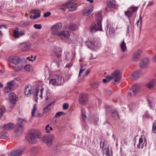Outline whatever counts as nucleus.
<instances>
[{
    "instance_id": "obj_10",
    "label": "nucleus",
    "mask_w": 156,
    "mask_h": 156,
    "mask_svg": "<svg viewBox=\"0 0 156 156\" xmlns=\"http://www.w3.org/2000/svg\"><path fill=\"white\" fill-rule=\"evenodd\" d=\"M26 123V121L20 118L18 120L17 128L15 130L16 133H21L23 131L22 126L23 125Z\"/></svg>"
},
{
    "instance_id": "obj_63",
    "label": "nucleus",
    "mask_w": 156,
    "mask_h": 156,
    "mask_svg": "<svg viewBox=\"0 0 156 156\" xmlns=\"http://www.w3.org/2000/svg\"><path fill=\"white\" fill-rule=\"evenodd\" d=\"M85 70L84 69H83V67H82V68L80 69L79 76H80L81 74Z\"/></svg>"
},
{
    "instance_id": "obj_25",
    "label": "nucleus",
    "mask_w": 156,
    "mask_h": 156,
    "mask_svg": "<svg viewBox=\"0 0 156 156\" xmlns=\"http://www.w3.org/2000/svg\"><path fill=\"white\" fill-rule=\"evenodd\" d=\"M20 48L23 51H26L29 49V45L27 43H23L21 44Z\"/></svg>"
},
{
    "instance_id": "obj_31",
    "label": "nucleus",
    "mask_w": 156,
    "mask_h": 156,
    "mask_svg": "<svg viewBox=\"0 0 156 156\" xmlns=\"http://www.w3.org/2000/svg\"><path fill=\"white\" fill-rule=\"evenodd\" d=\"M120 48L123 52H125L126 50V47L124 40H123L121 44Z\"/></svg>"
},
{
    "instance_id": "obj_28",
    "label": "nucleus",
    "mask_w": 156,
    "mask_h": 156,
    "mask_svg": "<svg viewBox=\"0 0 156 156\" xmlns=\"http://www.w3.org/2000/svg\"><path fill=\"white\" fill-rule=\"evenodd\" d=\"M102 142H100V147L101 148L102 152L104 151V150L107 149L108 148V146L107 145L106 142L105 141H104L102 143V145L101 144Z\"/></svg>"
},
{
    "instance_id": "obj_61",
    "label": "nucleus",
    "mask_w": 156,
    "mask_h": 156,
    "mask_svg": "<svg viewBox=\"0 0 156 156\" xmlns=\"http://www.w3.org/2000/svg\"><path fill=\"white\" fill-rule=\"evenodd\" d=\"M72 64H73L72 62V61H71L69 64L66 65L65 66V67L69 68L72 66Z\"/></svg>"
},
{
    "instance_id": "obj_46",
    "label": "nucleus",
    "mask_w": 156,
    "mask_h": 156,
    "mask_svg": "<svg viewBox=\"0 0 156 156\" xmlns=\"http://www.w3.org/2000/svg\"><path fill=\"white\" fill-rule=\"evenodd\" d=\"M55 101H53L50 104H48L46 107L48 108H49V110H50L51 108V106L52 105H53L55 103Z\"/></svg>"
},
{
    "instance_id": "obj_37",
    "label": "nucleus",
    "mask_w": 156,
    "mask_h": 156,
    "mask_svg": "<svg viewBox=\"0 0 156 156\" xmlns=\"http://www.w3.org/2000/svg\"><path fill=\"white\" fill-rule=\"evenodd\" d=\"M93 9L91 8L90 9H88L86 11H84L83 13V14L84 16H87L88 15L93 11Z\"/></svg>"
},
{
    "instance_id": "obj_36",
    "label": "nucleus",
    "mask_w": 156,
    "mask_h": 156,
    "mask_svg": "<svg viewBox=\"0 0 156 156\" xmlns=\"http://www.w3.org/2000/svg\"><path fill=\"white\" fill-rule=\"evenodd\" d=\"M40 11L34 9H32L31 10L30 12V13L33 14H35L34 15H36L37 16V15L39 14L40 16Z\"/></svg>"
},
{
    "instance_id": "obj_34",
    "label": "nucleus",
    "mask_w": 156,
    "mask_h": 156,
    "mask_svg": "<svg viewBox=\"0 0 156 156\" xmlns=\"http://www.w3.org/2000/svg\"><path fill=\"white\" fill-rule=\"evenodd\" d=\"M69 29L73 30H76L77 29V26L76 24H70L69 27Z\"/></svg>"
},
{
    "instance_id": "obj_1",
    "label": "nucleus",
    "mask_w": 156,
    "mask_h": 156,
    "mask_svg": "<svg viewBox=\"0 0 156 156\" xmlns=\"http://www.w3.org/2000/svg\"><path fill=\"white\" fill-rule=\"evenodd\" d=\"M8 61L15 65V66H12L13 69L15 72L19 71L22 69L26 62L24 58H20L18 57L14 56L9 57Z\"/></svg>"
},
{
    "instance_id": "obj_30",
    "label": "nucleus",
    "mask_w": 156,
    "mask_h": 156,
    "mask_svg": "<svg viewBox=\"0 0 156 156\" xmlns=\"http://www.w3.org/2000/svg\"><path fill=\"white\" fill-rule=\"evenodd\" d=\"M107 4L108 8H111L114 7L115 5L114 0H111L109 2H107Z\"/></svg>"
},
{
    "instance_id": "obj_2",
    "label": "nucleus",
    "mask_w": 156,
    "mask_h": 156,
    "mask_svg": "<svg viewBox=\"0 0 156 156\" xmlns=\"http://www.w3.org/2000/svg\"><path fill=\"white\" fill-rule=\"evenodd\" d=\"M102 17L100 14L97 16V18L94 23H93L90 27V30L92 33H94L96 32L103 31L101 22Z\"/></svg>"
},
{
    "instance_id": "obj_16",
    "label": "nucleus",
    "mask_w": 156,
    "mask_h": 156,
    "mask_svg": "<svg viewBox=\"0 0 156 156\" xmlns=\"http://www.w3.org/2000/svg\"><path fill=\"white\" fill-rule=\"evenodd\" d=\"M23 151L19 149L12 150L8 153V156H21Z\"/></svg>"
},
{
    "instance_id": "obj_29",
    "label": "nucleus",
    "mask_w": 156,
    "mask_h": 156,
    "mask_svg": "<svg viewBox=\"0 0 156 156\" xmlns=\"http://www.w3.org/2000/svg\"><path fill=\"white\" fill-rule=\"evenodd\" d=\"M60 35L58 36L60 37L63 36L65 37L68 38L70 34L69 32L67 31H64L62 32H60Z\"/></svg>"
},
{
    "instance_id": "obj_56",
    "label": "nucleus",
    "mask_w": 156,
    "mask_h": 156,
    "mask_svg": "<svg viewBox=\"0 0 156 156\" xmlns=\"http://www.w3.org/2000/svg\"><path fill=\"white\" fill-rule=\"evenodd\" d=\"M51 14V13L49 12H47L44 13V17H47L49 16Z\"/></svg>"
},
{
    "instance_id": "obj_33",
    "label": "nucleus",
    "mask_w": 156,
    "mask_h": 156,
    "mask_svg": "<svg viewBox=\"0 0 156 156\" xmlns=\"http://www.w3.org/2000/svg\"><path fill=\"white\" fill-rule=\"evenodd\" d=\"M81 115L82 116V119L83 121H85V119L86 118V115L85 110L83 108H81Z\"/></svg>"
},
{
    "instance_id": "obj_62",
    "label": "nucleus",
    "mask_w": 156,
    "mask_h": 156,
    "mask_svg": "<svg viewBox=\"0 0 156 156\" xmlns=\"http://www.w3.org/2000/svg\"><path fill=\"white\" fill-rule=\"evenodd\" d=\"M42 114L37 112L36 113L35 116L38 117H41L42 116Z\"/></svg>"
},
{
    "instance_id": "obj_17",
    "label": "nucleus",
    "mask_w": 156,
    "mask_h": 156,
    "mask_svg": "<svg viewBox=\"0 0 156 156\" xmlns=\"http://www.w3.org/2000/svg\"><path fill=\"white\" fill-rule=\"evenodd\" d=\"M149 63V59L147 58H145L140 62V66L141 68L144 69L148 66Z\"/></svg>"
},
{
    "instance_id": "obj_23",
    "label": "nucleus",
    "mask_w": 156,
    "mask_h": 156,
    "mask_svg": "<svg viewBox=\"0 0 156 156\" xmlns=\"http://www.w3.org/2000/svg\"><path fill=\"white\" fill-rule=\"evenodd\" d=\"M141 53L142 51L140 50H138L135 52L133 55V60L135 61H137L140 58V56Z\"/></svg>"
},
{
    "instance_id": "obj_45",
    "label": "nucleus",
    "mask_w": 156,
    "mask_h": 156,
    "mask_svg": "<svg viewBox=\"0 0 156 156\" xmlns=\"http://www.w3.org/2000/svg\"><path fill=\"white\" fill-rule=\"evenodd\" d=\"M34 27L36 29H40L42 28V26L41 24H35L34 25Z\"/></svg>"
},
{
    "instance_id": "obj_44",
    "label": "nucleus",
    "mask_w": 156,
    "mask_h": 156,
    "mask_svg": "<svg viewBox=\"0 0 156 156\" xmlns=\"http://www.w3.org/2000/svg\"><path fill=\"white\" fill-rule=\"evenodd\" d=\"M152 131L154 133H156V122L153 123Z\"/></svg>"
},
{
    "instance_id": "obj_64",
    "label": "nucleus",
    "mask_w": 156,
    "mask_h": 156,
    "mask_svg": "<svg viewBox=\"0 0 156 156\" xmlns=\"http://www.w3.org/2000/svg\"><path fill=\"white\" fill-rule=\"evenodd\" d=\"M154 85L156 84V79H154L150 81Z\"/></svg>"
},
{
    "instance_id": "obj_12",
    "label": "nucleus",
    "mask_w": 156,
    "mask_h": 156,
    "mask_svg": "<svg viewBox=\"0 0 156 156\" xmlns=\"http://www.w3.org/2000/svg\"><path fill=\"white\" fill-rule=\"evenodd\" d=\"M107 29L106 30V34L108 37H111L114 35L115 31L113 28L111 27L110 24H107Z\"/></svg>"
},
{
    "instance_id": "obj_51",
    "label": "nucleus",
    "mask_w": 156,
    "mask_h": 156,
    "mask_svg": "<svg viewBox=\"0 0 156 156\" xmlns=\"http://www.w3.org/2000/svg\"><path fill=\"white\" fill-rule=\"evenodd\" d=\"M50 127V125L49 124H48L45 127V129L46 130V132L47 133H50V130H49V128Z\"/></svg>"
},
{
    "instance_id": "obj_52",
    "label": "nucleus",
    "mask_w": 156,
    "mask_h": 156,
    "mask_svg": "<svg viewBox=\"0 0 156 156\" xmlns=\"http://www.w3.org/2000/svg\"><path fill=\"white\" fill-rule=\"evenodd\" d=\"M94 122L95 124H98L97 121L98 120V117L97 115L94 118Z\"/></svg>"
},
{
    "instance_id": "obj_53",
    "label": "nucleus",
    "mask_w": 156,
    "mask_h": 156,
    "mask_svg": "<svg viewBox=\"0 0 156 156\" xmlns=\"http://www.w3.org/2000/svg\"><path fill=\"white\" fill-rule=\"evenodd\" d=\"M140 22V25L141 26V23H142V17L141 16L140 17L139 19L137 21V25L138 26V24Z\"/></svg>"
},
{
    "instance_id": "obj_24",
    "label": "nucleus",
    "mask_w": 156,
    "mask_h": 156,
    "mask_svg": "<svg viewBox=\"0 0 156 156\" xmlns=\"http://www.w3.org/2000/svg\"><path fill=\"white\" fill-rule=\"evenodd\" d=\"M54 52L57 58L58 59L59 61H61L60 57L62 52L61 49L59 47H57L55 50Z\"/></svg>"
},
{
    "instance_id": "obj_49",
    "label": "nucleus",
    "mask_w": 156,
    "mask_h": 156,
    "mask_svg": "<svg viewBox=\"0 0 156 156\" xmlns=\"http://www.w3.org/2000/svg\"><path fill=\"white\" fill-rule=\"evenodd\" d=\"M69 107L68 104L67 103H65L63 105V108L64 109H67Z\"/></svg>"
},
{
    "instance_id": "obj_57",
    "label": "nucleus",
    "mask_w": 156,
    "mask_h": 156,
    "mask_svg": "<svg viewBox=\"0 0 156 156\" xmlns=\"http://www.w3.org/2000/svg\"><path fill=\"white\" fill-rule=\"evenodd\" d=\"M36 58V56H35L34 57L33 59H31L29 57H27L26 58V59L29 60V61H31L33 62L35 60Z\"/></svg>"
},
{
    "instance_id": "obj_14",
    "label": "nucleus",
    "mask_w": 156,
    "mask_h": 156,
    "mask_svg": "<svg viewBox=\"0 0 156 156\" xmlns=\"http://www.w3.org/2000/svg\"><path fill=\"white\" fill-rule=\"evenodd\" d=\"M111 76L112 79H114L115 82L118 81L121 78L120 71L119 70H116L112 73Z\"/></svg>"
},
{
    "instance_id": "obj_27",
    "label": "nucleus",
    "mask_w": 156,
    "mask_h": 156,
    "mask_svg": "<svg viewBox=\"0 0 156 156\" xmlns=\"http://www.w3.org/2000/svg\"><path fill=\"white\" fill-rule=\"evenodd\" d=\"M4 127L5 129L9 130L12 129L14 127V125L13 123H9L5 125Z\"/></svg>"
},
{
    "instance_id": "obj_32",
    "label": "nucleus",
    "mask_w": 156,
    "mask_h": 156,
    "mask_svg": "<svg viewBox=\"0 0 156 156\" xmlns=\"http://www.w3.org/2000/svg\"><path fill=\"white\" fill-rule=\"evenodd\" d=\"M9 135L7 133L5 132H2L0 133V138L5 139L8 137Z\"/></svg>"
},
{
    "instance_id": "obj_20",
    "label": "nucleus",
    "mask_w": 156,
    "mask_h": 156,
    "mask_svg": "<svg viewBox=\"0 0 156 156\" xmlns=\"http://www.w3.org/2000/svg\"><path fill=\"white\" fill-rule=\"evenodd\" d=\"M143 138L142 137H141L139 139V143L137 145V147L138 148H142L144 146H146L147 145V141L146 139L144 140V143Z\"/></svg>"
},
{
    "instance_id": "obj_22",
    "label": "nucleus",
    "mask_w": 156,
    "mask_h": 156,
    "mask_svg": "<svg viewBox=\"0 0 156 156\" xmlns=\"http://www.w3.org/2000/svg\"><path fill=\"white\" fill-rule=\"evenodd\" d=\"M9 98L10 102L13 104L17 101L16 95L14 93H10L9 95Z\"/></svg>"
},
{
    "instance_id": "obj_9",
    "label": "nucleus",
    "mask_w": 156,
    "mask_h": 156,
    "mask_svg": "<svg viewBox=\"0 0 156 156\" xmlns=\"http://www.w3.org/2000/svg\"><path fill=\"white\" fill-rule=\"evenodd\" d=\"M139 85L137 84H135L132 86L129 89L130 91L128 93V95L132 96H135L138 93L139 90Z\"/></svg>"
},
{
    "instance_id": "obj_59",
    "label": "nucleus",
    "mask_w": 156,
    "mask_h": 156,
    "mask_svg": "<svg viewBox=\"0 0 156 156\" xmlns=\"http://www.w3.org/2000/svg\"><path fill=\"white\" fill-rule=\"evenodd\" d=\"M63 3L61 5V6H63L64 7H60L59 9L61 10H62V11L65 12L66 10V7L65 6H63L62 5Z\"/></svg>"
},
{
    "instance_id": "obj_41",
    "label": "nucleus",
    "mask_w": 156,
    "mask_h": 156,
    "mask_svg": "<svg viewBox=\"0 0 156 156\" xmlns=\"http://www.w3.org/2000/svg\"><path fill=\"white\" fill-rule=\"evenodd\" d=\"M138 8V7H130L129 9L133 13L135 12L136 11Z\"/></svg>"
},
{
    "instance_id": "obj_54",
    "label": "nucleus",
    "mask_w": 156,
    "mask_h": 156,
    "mask_svg": "<svg viewBox=\"0 0 156 156\" xmlns=\"http://www.w3.org/2000/svg\"><path fill=\"white\" fill-rule=\"evenodd\" d=\"M49 108H47L46 107L44 108L43 109V113L44 114H45L47 113V112L49 111Z\"/></svg>"
},
{
    "instance_id": "obj_55",
    "label": "nucleus",
    "mask_w": 156,
    "mask_h": 156,
    "mask_svg": "<svg viewBox=\"0 0 156 156\" xmlns=\"http://www.w3.org/2000/svg\"><path fill=\"white\" fill-rule=\"evenodd\" d=\"M98 82H95L93 84V87L94 89H96L98 88Z\"/></svg>"
},
{
    "instance_id": "obj_21",
    "label": "nucleus",
    "mask_w": 156,
    "mask_h": 156,
    "mask_svg": "<svg viewBox=\"0 0 156 156\" xmlns=\"http://www.w3.org/2000/svg\"><path fill=\"white\" fill-rule=\"evenodd\" d=\"M61 153V149L59 146H56L53 148L52 154L54 156H58Z\"/></svg>"
},
{
    "instance_id": "obj_40",
    "label": "nucleus",
    "mask_w": 156,
    "mask_h": 156,
    "mask_svg": "<svg viewBox=\"0 0 156 156\" xmlns=\"http://www.w3.org/2000/svg\"><path fill=\"white\" fill-rule=\"evenodd\" d=\"M37 108L35 104L34 105L33 108L32 112V116L33 117L34 115V112L36 111Z\"/></svg>"
},
{
    "instance_id": "obj_11",
    "label": "nucleus",
    "mask_w": 156,
    "mask_h": 156,
    "mask_svg": "<svg viewBox=\"0 0 156 156\" xmlns=\"http://www.w3.org/2000/svg\"><path fill=\"white\" fill-rule=\"evenodd\" d=\"M79 103L82 105H84L88 101V98L87 94H81L79 97Z\"/></svg>"
},
{
    "instance_id": "obj_26",
    "label": "nucleus",
    "mask_w": 156,
    "mask_h": 156,
    "mask_svg": "<svg viewBox=\"0 0 156 156\" xmlns=\"http://www.w3.org/2000/svg\"><path fill=\"white\" fill-rule=\"evenodd\" d=\"M103 154H105L106 156H112V150H110L109 147L107 149L104 150V151L102 152Z\"/></svg>"
},
{
    "instance_id": "obj_47",
    "label": "nucleus",
    "mask_w": 156,
    "mask_h": 156,
    "mask_svg": "<svg viewBox=\"0 0 156 156\" xmlns=\"http://www.w3.org/2000/svg\"><path fill=\"white\" fill-rule=\"evenodd\" d=\"M71 58V55L69 53V52H67L66 53V60H69Z\"/></svg>"
},
{
    "instance_id": "obj_35",
    "label": "nucleus",
    "mask_w": 156,
    "mask_h": 156,
    "mask_svg": "<svg viewBox=\"0 0 156 156\" xmlns=\"http://www.w3.org/2000/svg\"><path fill=\"white\" fill-rule=\"evenodd\" d=\"M132 12L129 9L127 11L125 12V14L129 18V19L130 21V19L129 18L131 17L133 14Z\"/></svg>"
},
{
    "instance_id": "obj_4",
    "label": "nucleus",
    "mask_w": 156,
    "mask_h": 156,
    "mask_svg": "<svg viewBox=\"0 0 156 156\" xmlns=\"http://www.w3.org/2000/svg\"><path fill=\"white\" fill-rule=\"evenodd\" d=\"M41 136L40 133L37 131H34L29 133L27 138V139L29 142L32 144H34L37 142V139L39 138Z\"/></svg>"
},
{
    "instance_id": "obj_60",
    "label": "nucleus",
    "mask_w": 156,
    "mask_h": 156,
    "mask_svg": "<svg viewBox=\"0 0 156 156\" xmlns=\"http://www.w3.org/2000/svg\"><path fill=\"white\" fill-rule=\"evenodd\" d=\"M105 79H106V80L108 82H109L111 79H112L111 76H106Z\"/></svg>"
},
{
    "instance_id": "obj_6",
    "label": "nucleus",
    "mask_w": 156,
    "mask_h": 156,
    "mask_svg": "<svg viewBox=\"0 0 156 156\" xmlns=\"http://www.w3.org/2000/svg\"><path fill=\"white\" fill-rule=\"evenodd\" d=\"M62 77L57 75H53L49 81V84L56 86L62 84Z\"/></svg>"
},
{
    "instance_id": "obj_3",
    "label": "nucleus",
    "mask_w": 156,
    "mask_h": 156,
    "mask_svg": "<svg viewBox=\"0 0 156 156\" xmlns=\"http://www.w3.org/2000/svg\"><path fill=\"white\" fill-rule=\"evenodd\" d=\"M87 47L92 50H96L101 47L99 40L96 38H92L86 42Z\"/></svg>"
},
{
    "instance_id": "obj_13",
    "label": "nucleus",
    "mask_w": 156,
    "mask_h": 156,
    "mask_svg": "<svg viewBox=\"0 0 156 156\" xmlns=\"http://www.w3.org/2000/svg\"><path fill=\"white\" fill-rule=\"evenodd\" d=\"M25 34V31L24 30H22L19 31L18 27L16 28L13 31V36L15 38H19L24 35Z\"/></svg>"
},
{
    "instance_id": "obj_7",
    "label": "nucleus",
    "mask_w": 156,
    "mask_h": 156,
    "mask_svg": "<svg viewBox=\"0 0 156 156\" xmlns=\"http://www.w3.org/2000/svg\"><path fill=\"white\" fill-rule=\"evenodd\" d=\"M62 25L61 23H58L53 26L51 28V34L53 35H60V30Z\"/></svg>"
},
{
    "instance_id": "obj_43",
    "label": "nucleus",
    "mask_w": 156,
    "mask_h": 156,
    "mask_svg": "<svg viewBox=\"0 0 156 156\" xmlns=\"http://www.w3.org/2000/svg\"><path fill=\"white\" fill-rule=\"evenodd\" d=\"M63 114V112H57L55 116V118H59V117L62 114Z\"/></svg>"
},
{
    "instance_id": "obj_18",
    "label": "nucleus",
    "mask_w": 156,
    "mask_h": 156,
    "mask_svg": "<svg viewBox=\"0 0 156 156\" xmlns=\"http://www.w3.org/2000/svg\"><path fill=\"white\" fill-rule=\"evenodd\" d=\"M15 82L14 81H12L8 83L7 86L5 89V93H8L12 90V87L14 86Z\"/></svg>"
},
{
    "instance_id": "obj_38",
    "label": "nucleus",
    "mask_w": 156,
    "mask_h": 156,
    "mask_svg": "<svg viewBox=\"0 0 156 156\" xmlns=\"http://www.w3.org/2000/svg\"><path fill=\"white\" fill-rule=\"evenodd\" d=\"M5 109L4 107L0 108V118H1L5 112Z\"/></svg>"
},
{
    "instance_id": "obj_8",
    "label": "nucleus",
    "mask_w": 156,
    "mask_h": 156,
    "mask_svg": "<svg viewBox=\"0 0 156 156\" xmlns=\"http://www.w3.org/2000/svg\"><path fill=\"white\" fill-rule=\"evenodd\" d=\"M110 113L112 117L115 119H118L119 118V116L118 112L114 109H112L109 107H108L106 108V114Z\"/></svg>"
},
{
    "instance_id": "obj_48",
    "label": "nucleus",
    "mask_w": 156,
    "mask_h": 156,
    "mask_svg": "<svg viewBox=\"0 0 156 156\" xmlns=\"http://www.w3.org/2000/svg\"><path fill=\"white\" fill-rule=\"evenodd\" d=\"M37 16L36 15L32 16V15H30V17L31 19L33 18V19H35L40 17L39 14H38Z\"/></svg>"
},
{
    "instance_id": "obj_42",
    "label": "nucleus",
    "mask_w": 156,
    "mask_h": 156,
    "mask_svg": "<svg viewBox=\"0 0 156 156\" xmlns=\"http://www.w3.org/2000/svg\"><path fill=\"white\" fill-rule=\"evenodd\" d=\"M154 85L152 83L150 82L149 83L146 85V87L149 89H151L154 87Z\"/></svg>"
},
{
    "instance_id": "obj_58",
    "label": "nucleus",
    "mask_w": 156,
    "mask_h": 156,
    "mask_svg": "<svg viewBox=\"0 0 156 156\" xmlns=\"http://www.w3.org/2000/svg\"><path fill=\"white\" fill-rule=\"evenodd\" d=\"M39 93V91H37L36 92V93L34 96V98L36 102H37V96L38 95V93Z\"/></svg>"
},
{
    "instance_id": "obj_50",
    "label": "nucleus",
    "mask_w": 156,
    "mask_h": 156,
    "mask_svg": "<svg viewBox=\"0 0 156 156\" xmlns=\"http://www.w3.org/2000/svg\"><path fill=\"white\" fill-rule=\"evenodd\" d=\"M30 66L29 65H27L24 66L25 69L27 71H29L30 69Z\"/></svg>"
},
{
    "instance_id": "obj_5",
    "label": "nucleus",
    "mask_w": 156,
    "mask_h": 156,
    "mask_svg": "<svg viewBox=\"0 0 156 156\" xmlns=\"http://www.w3.org/2000/svg\"><path fill=\"white\" fill-rule=\"evenodd\" d=\"M54 139V135L51 134L45 135L42 138V141L46 143L48 147L51 146Z\"/></svg>"
},
{
    "instance_id": "obj_39",
    "label": "nucleus",
    "mask_w": 156,
    "mask_h": 156,
    "mask_svg": "<svg viewBox=\"0 0 156 156\" xmlns=\"http://www.w3.org/2000/svg\"><path fill=\"white\" fill-rule=\"evenodd\" d=\"M143 118H149L150 117L152 119V117L150 116L147 111H146L143 116Z\"/></svg>"
},
{
    "instance_id": "obj_15",
    "label": "nucleus",
    "mask_w": 156,
    "mask_h": 156,
    "mask_svg": "<svg viewBox=\"0 0 156 156\" xmlns=\"http://www.w3.org/2000/svg\"><path fill=\"white\" fill-rule=\"evenodd\" d=\"M33 92V88L30 85H27L25 87L24 94L26 96L30 97Z\"/></svg>"
},
{
    "instance_id": "obj_19",
    "label": "nucleus",
    "mask_w": 156,
    "mask_h": 156,
    "mask_svg": "<svg viewBox=\"0 0 156 156\" xmlns=\"http://www.w3.org/2000/svg\"><path fill=\"white\" fill-rule=\"evenodd\" d=\"M142 71L141 70H137L133 73L131 75V79L133 80H137L141 74Z\"/></svg>"
}]
</instances>
